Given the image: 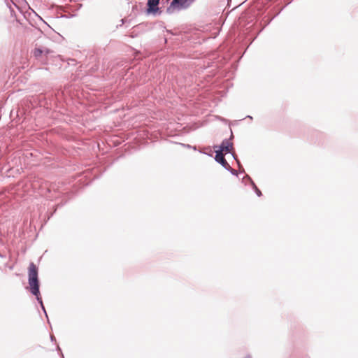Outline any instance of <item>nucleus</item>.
I'll return each mask as SVG.
<instances>
[{
    "instance_id": "obj_7",
    "label": "nucleus",
    "mask_w": 358,
    "mask_h": 358,
    "mask_svg": "<svg viewBox=\"0 0 358 358\" xmlns=\"http://www.w3.org/2000/svg\"><path fill=\"white\" fill-rule=\"evenodd\" d=\"M256 192L258 194V196H260L262 194L261 192L258 189H257Z\"/></svg>"
},
{
    "instance_id": "obj_6",
    "label": "nucleus",
    "mask_w": 358,
    "mask_h": 358,
    "mask_svg": "<svg viewBox=\"0 0 358 358\" xmlns=\"http://www.w3.org/2000/svg\"><path fill=\"white\" fill-rule=\"evenodd\" d=\"M33 54H34L35 57L38 58V57H40L42 55L43 50L41 49H40V48H35L34 52H33Z\"/></svg>"
},
{
    "instance_id": "obj_4",
    "label": "nucleus",
    "mask_w": 358,
    "mask_h": 358,
    "mask_svg": "<svg viewBox=\"0 0 358 358\" xmlns=\"http://www.w3.org/2000/svg\"><path fill=\"white\" fill-rule=\"evenodd\" d=\"M215 152V160L220 164H221L224 167L227 168L229 166V164L226 159H224V153L222 152V151L218 150H216Z\"/></svg>"
},
{
    "instance_id": "obj_3",
    "label": "nucleus",
    "mask_w": 358,
    "mask_h": 358,
    "mask_svg": "<svg viewBox=\"0 0 358 358\" xmlns=\"http://www.w3.org/2000/svg\"><path fill=\"white\" fill-rule=\"evenodd\" d=\"M189 0H173L171 3L170 7L177 8H185L189 6L187 3Z\"/></svg>"
},
{
    "instance_id": "obj_2",
    "label": "nucleus",
    "mask_w": 358,
    "mask_h": 358,
    "mask_svg": "<svg viewBox=\"0 0 358 358\" xmlns=\"http://www.w3.org/2000/svg\"><path fill=\"white\" fill-rule=\"evenodd\" d=\"M160 0H148L147 3V13L155 15L158 13L159 8L158 5L159 3Z\"/></svg>"
},
{
    "instance_id": "obj_5",
    "label": "nucleus",
    "mask_w": 358,
    "mask_h": 358,
    "mask_svg": "<svg viewBox=\"0 0 358 358\" xmlns=\"http://www.w3.org/2000/svg\"><path fill=\"white\" fill-rule=\"evenodd\" d=\"M232 148V144L227 140L223 141L218 151H222V152L228 153L231 151Z\"/></svg>"
},
{
    "instance_id": "obj_1",
    "label": "nucleus",
    "mask_w": 358,
    "mask_h": 358,
    "mask_svg": "<svg viewBox=\"0 0 358 358\" xmlns=\"http://www.w3.org/2000/svg\"><path fill=\"white\" fill-rule=\"evenodd\" d=\"M28 284L31 293L36 296L40 303H42L39 291L38 268L33 262H31L28 267Z\"/></svg>"
},
{
    "instance_id": "obj_8",
    "label": "nucleus",
    "mask_w": 358,
    "mask_h": 358,
    "mask_svg": "<svg viewBox=\"0 0 358 358\" xmlns=\"http://www.w3.org/2000/svg\"><path fill=\"white\" fill-rule=\"evenodd\" d=\"M244 358H251V357H250V356H246V357H244Z\"/></svg>"
}]
</instances>
